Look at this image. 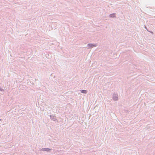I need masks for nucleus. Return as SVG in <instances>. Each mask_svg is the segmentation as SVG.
<instances>
[{
  "label": "nucleus",
  "instance_id": "f257e3e1",
  "mask_svg": "<svg viewBox=\"0 0 155 155\" xmlns=\"http://www.w3.org/2000/svg\"><path fill=\"white\" fill-rule=\"evenodd\" d=\"M81 92L82 93L86 94L87 92V91L86 90H82L81 91Z\"/></svg>",
  "mask_w": 155,
  "mask_h": 155
},
{
  "label": "nucleus",
  "instance_id": "f03ea898",
  "mask_svg": "<svg viewBox=\"0 0 155 155\" xmlns=\"http://www.w3.org/2000/svg\"><path fill=\"white\" fill-rule=\"evenodd\" d=\"M88 45L90 46H91V47H95L96 46V45H92V44H89Z\"/></svg>",
  "mask_w": 155,
  "mask_h": 155
},
{
  "label": "nucleus",
  "instance_id": "7ed1b4c3",
  "mask_svg": "<svg viewBox=\"0 0 155 155\" xmlns=\"http://www.w3.org/2000/svg\"><path fill=\"white\" fill-rule=\"evenodd\" d=\"M115 15L114 14H111L110 15V16L111 17H115Z\"/></svg>",
  "mask_w": 155,
  "mask_h": 155
},
{
  "label": "nucleus",
  "instance_id": "20e7f679",
  "mask_svg": "<svg viewBox=\"0 0 155 155\" xmlns=\"http://www.w3.org/2000/svg\"><path fill=\"white\" fill-rule=\"evenodd\" d=\"M118 98L117 97H113V99L115 100H117Z\"/></svg>",
  "mask_w": 155,
  "mask_h": 155
},
{
  "label": "nucleus",
  "instance_id": "39448f33",
  "mask_svg": "<svg viewBox=\"0 0 155 155\" xmlns=\"http://www.w3.org/2000/svg\"><path fill=\"white\" fill-rule=\"evenodd\" d=\"M45 151H47V150H45Z\"/></svg>",
  "mask_w": 155,
  "mask_h": 155
}]
</instances>
